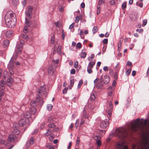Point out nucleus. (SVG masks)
<instances>
[{
	"label": "nucleus",
	"instance_id": "1",
	"mask_svg": "<svg viewBox=\"0 0 149 149\" xmlns=\"http://www.w3.org/2000/svg\"><path fill=\"white\" fill-rule=\"evenodd\" d=\"M141 131L143 135L141 141L136 145L132 146V149H149V121L143 119H137L127 130L120 128L116 130L115 133L120 138L123 139L131 135L133 132Z\"/></svg>",
	"mask_w": 149,
	"mask_h": 149
},
{
	"label": "nucleus",
	"instance_id": "2",
	"mask_svg": "<svg viewBox=\"0 0 149 149\" xmlns=\"http://www.w3.org/2000/svg\"><path fill=\"white\" fill-rule=\"evenodd\" d=\"M16 19L15 14L12 12H8L6 13L5 17V22L8 27H13L15 25Z\"/></svg>",
	"mask_w": 149,
	"mask_h": 149
},
{
	"label": "nucleus",
	"instance_id": "3",
	"mask_svg": "<svg viewBox=\"0 0 149 149\" xmlns=\"http://www.w3.org/2000/svg\"><path fill=\"white\" fill-rule=\"evenodd\" d=\"M43 103V101L42 98V97L40 98L39 97H38V100L37 99L36 97V100H32L31 102V104L33 108L31 109V113L33 114H35L36 112V109L35 107L38 105V104H39L41 106Z\"/></svg>",
	"mask_w": 149,
	"mask_h": 149
},
{
	"label": "nucleus",
	"instance_id": "4",
	"mask_svg": "<svg viewBox=\"0 0 149 149\" xmlns=\"http://www.w3.org/2000/svg\"><path fill=\"white\" fill-rule=\"evenodd\" d=\"M45 86L43 85L42 86H40V88L38 91V93L37 94L38 95L37 97V99L38 100V97H39L40 98L42 96V92L43 94L45 96H47V94Z\"/></svg>",
	"mask_w": 149,
	"mask_h": 149
},
{
	"label": "nucleus",
	"instance_id": "5",
	"mask_svg": "<svg viewBox=\"0 0 149 149\" xmlns=\"http://www.w3.org/2000/svg\"><path fill=\"white\" fill-rule=\"evenodd\" d=\"M6 83L5 81H1L0 84V102H1L2 97L4 94V91L3 90L4 84Z\"/></svg>",
	"mask_w": 149,
	"mask_h": 149
},
{
	"label": "nucleus",
	"instance_id": "6",
	"mask_svg": "<svg viewBox=\"0 0 149 149\" xmlns=\"http://www.w3.org/2000/svg\"><path fill=\"white\" fill-rule=\"evenodd\" d=\"M13 58L12 57L8 66V68L11 75L13 74L14 73L13 69L14 68V62L12 61V59Z\"/></svg>",
	"mask_w": 149,
	"mask_h": 149
},
{
	"label": "nucleus",
	"instance_id": "7",
	"mask_svg": "<svg viewBox=\"0 0 149 149\" xmlns=\"http://www.w3.org/2000/svg\"><path fill=\"white\" fill-rule=\"evenodd\" d=\"M33 10V8L31 6H29L28 7V10L26 12V14L27 17L31 19L32 17V11Z\"/></svg>",
	"mask_w": 149,
	"mask_h": 149
},
{
	"label": "nucleus",
	"instance_id": "8",
	"mask_svg": "<svg viewBox=\"0 0 149 149\" xmlns=\"http://www.w3.org/2000/svg\"><path fill=\"white\" fill-rule=\"evenodd\" d=\"M29 122V119H28L22 118L21 119L19 122V124L21 126H24Z\"/></svg>",
	"mask_w": 149,
	"mask_h": 149
},
{
	"label": "nucleus",
	"instance_id": "9",
	"mask_svg": "<svg viewBox=\"0 0 149 149\" xmlns=\"http://www.w3.org/2000/svg\"><path fill=\"white\" fill-rule=\"evenodd\" d=\"M124 145V143L123 141L118 142L116 143V148L117 149H123Z\"/></svg>",
	"mask_w": 149,
	"mask_h": 149
},
{
	"label": "nucleus",
	"instance_id": "10",
	"mask_svg": "<svg viewBox=\"0 0 149 149\" xmlns=\"http://www.w3.org/2000/svg\"><path fill=\"white\" fill-rule=\"evenodd\" d=\"M35 142V140L34 138L32 137H31L29 141H28L26 142V147L27 148H29L31 145H33L34 143Z\"/></svg>",
	"mask_w": 149,
	"mask_h": 149
},
{
	"label": "nucleus",
	"instance_id": "11",
	"mask_svg": "<svg viewBox=\"0 0 149 149\" xmlns=\"http://www.w3.org/2000/svg\"><path fill=\"white\" fill-rule=\"evenodd\" d=\"M107 121L103 120L101 122L100 124V126L101 128L105 129L106 128L108 125L109 123Z\"/></svg>",
	"mask_w": 149,
	"mask_h": 149
},
{
	"label": "nucleus",
	"instance_id": "12",
	"mask_svg": "<svg viewBox=\"0 0 149 149\" xmlns=\"http://www.w3.org/2000/svg\"><path fill=\"white\" fill-rule=\"evenodd\" d=\"M55 71V68L53 67V66H51L49 67L48 70V72L49 75L51 76L52 75Z\"/></svg>",
	"mask_w": 149,
	"mask_h": 149
},
{
	"label": "nucleus",
	"instance_id": "13",
	"mask_svg": "<svg viewBox=\"0 0 149 149\" xmlns=\"http://www.w3.org/2000/svg\"><path fill=\"white\" fill-rule=\"evenodd\" d=\"M110 81V78L109 76L105 75L103 79V81L104 84H108Z\"/></svg>",
	"mask_w": 149,
	"mask_h": 149
},
{
	"label": "nucleus",
	"instance_id": "14",
	"mask_svg": "<svg viewBox=\"0 0 149 149\" xmlns=\"http://www.w3.org/2000/svg\"><path fill=\"white\" fill-rule=\"evenodd\" d=\"M16 136L13 135H9V137L8 139V141L12 142L13 141L16 139Z\"/></svg>",
	"mask_w": 149,
	"mask_h": 149
},
{
	"label": "nucleus",
	"instance_id": "15",
	"mask_svg": "<svg viewBox=\"0 0 149 149\" xmlns=\"http://www.w3.org/2000/svg\"><path fill=\"white\" fill-rule=\"evenodd\" d=\"M30 112L31 113V110H30ZM31 114L33 115L31 113H30L29 112H26L24 115V117L25 118H24L28 119L29 118L31 117Z\"/></svg>",
	"mask_w": 149,
	"mask_h": 149
},
{
	"label": "nucleus",
	"instance_id": "16",
	"mask_svg": "<svg viewBox=\"0 0 149 149\" xmlns=\"http://www.w3.org/2000/svg\"><path fill=\"white\" fill-rule=\"evenodd\" d=\"M13 82V80L12 77H10L7 80V84L9 86H10L12 84V83Z\"/></svg>",
	"mask_w": 149,
	"mask_h": 149
},
{
	"label": "nucleus",
	"instance_id": "17",
	"mask_svg": "<svg viewBox=\"0 0 149 149\" xmlns=\"http://www.w3.org/2000/svg\"><path fill=\"white\" fill-rule=\"evenodd\" d=\"M13 31L9 30L7 31L6 33V36L7 37L9 38L13 36Z\"/></svg>",
	"mask_w": 149,
	"mask_h": 149
},
{
	"label": "nucleus",
	"instance_id": "18",
	"mask_svg": "<svg viewBox=\"0 0 149 149\" xmlns=\"http://www.w3.org/2000/svg\"><path fill=\"white\" fill-rule=\"evenodd\" d=\"M17 123H15L13 124V127L15 129V131L16 132V134H18L19 133V131L18 130H17Z\"/></svg>",
	"mask_w": 149,
	"mask_h": 149
},
{
	"label": "nucleus",
	"instance_id": "19",
	"mask_svg": "<svg viewBox=\"0 0 149 149\" xmlns=\"http://www.w3.org/2000/svg\"><path fill=\"white\" fill-rule=\"evenodd\" d=\"M31 22L29 20L27 19L26 17L25 18V26L28 27L29 26L31 25Z\"/></svg>",
	"mask_w": 149,
	"mask_h": 149
},
{
	"label": "nucleus",
	"instance_id": "20",
	"mask_svg": "<svg viewBox=\"0 0 149 149\" xmlns=\"http://www.w3.org/2000/svg\"><path fill=\"white\" fill-rule=\"evenodd\" d=\"M84 50H82L81 52L80 57L81 58H84L86 56V53L83 52Z\"/></svg>",
	"mask_w": 149,
	"mask_h": 149
},
{
	"label": "nucleus",
	"instance_id": "21",
	"mask_svg": "<svg viewBox=\"0 0 149 149\" xmlns=\"http://www.w3.org/2000/svg\"><path fill=\"white\" fill-rule=\"evenodd\" d=\"M95 99V96L93 93L91 94L89 100L91 102L93 101Z\"/></svg>",
	"mask_w": 149,
	"mask_h": 149
},
{
	"label": "nucleus",
	"instance_id": "22",
	"mask_svg": "<svg viewBox=\"0 0 149 149\" xmlns=\"http://www.w3.org/2000/svg\"><path fill=\"white\" fill-rule=\"evenodd\" d=\"M95 64V62H90L88 64L87 68L92 69Z\"/></svg>",
	"mask_w": 149,
	"mask_h": 149
},
{
	"label": "nucleus",
	"instance_id": "23",
	"mask_svg": "<svg viewBox=\"0 0 149 149\" xmlns=\"http://www.w3.org/2000/svg\"><path fill=\"white\" fill-rule=\"evenodd\" d=\"M102 86L103 84L102 82H100V81H99V82L96 85V87L98 89L101 88L102 87Z\"/></svg>",
	"mask_w": 149,
	"mask_h": 149
},
{
	"label": "nucleus",
	"instance_id": "24",
	"mask_svg": "<svg viewBox=\"0 0 149 149\" xmlns=\"http://www.w3.org/2000/svg\"><path fill=\"white\" fill-rule=\"evenodd\" d=\"M9 43V40H4L3 42V45L4 47H7L8 46Z\"/></svg>",
	"mask_w": 149,
	"mask_h": 149
},
{
	"label": "nucleus",
	"instance_id": "25",
	"mask_svg": "<svg viewBox=\"0 0 149 149\" xmlns=\"http://www.w3.org/2000/svg\"><path fill=\"white\" fill-rule=\"evenodd\" d=\"M52 133V131L50 129H48L46 131V133L45 134V136H48L49 135Z\"/></svg>",
	"mask_w": 149,
	"mask_h": 149
},
{
	"label": "nucleus",
	"instance_id": "26",
	"mask_svg": "<svg viewBox=\"0 0 149 149\" xmlns=\"http://www.w3.org/2000/svg\"><path fill=\"white\" fill-rule=\"evenodd\" d=\"M61 46L59 45L57 48V52L58 54H60L61 53Z\"/></svg>",
	"mask_w": 149,
	"mask_h": 149
},
{
	"label": "nucleus",
	"instance_id": "27",
	"mask_svg": "<svg viewBox=\"0 0 149 149\" xmlns=\"http://www.w3.org/2000/svg\"><path fill=\"white\" fill-rule=\"evenodd\" d=\"M83 117L84 118H88V116L86 112L84 110V111L83 112Z\"/></svg>",
	"mask_w": 149,
	"mask_h": 149
},
{
	"label": "nucleus",
	"instance_id": "28",
	"mask_svg": "<svg viewBox=\"0 0 149 149\" xmlns=\"http://www.w3.org/2000/svg\"><path fill=\"white\" fill-rule=\"evenodd\" d=\"M100 6L99 5H97V14L98 15L100 12Z\"/></svg>",
	"mask_w": 149,
	"mask_h": 149
},
{
	"label": "nucleus",
	"instance_id": "29",
	"mask_svg": "<svg viewBox=\"0 0 149 149\" xmlns=\"http://www.w3.org/2000/svg\"><path fill=\"white\" fill-rule=\"evenodd\" d=\"M53 117L52 116L49 117L48 118L47 122L51 123L53 121Z\"/></svg>",
	"mask_w": 149,
	"mask_h": 149
},
{
	"label": "nucleus",
	"instance_id": "30",
	"mask_svg": "<svg viewBox=\"0 0 149 149\" xmlns=\"http://www.w3.org/2000/svg\"><path fill=\"white\" fill-rule=\"evenodd\" d=\"M98 31V28L97 26H94L92 30V31L93 32V33L94 34H95V33H96Z\"/></svg>",
	"mask_w": 149,
	"mask_h": 149
},
{
	"label": "nucleus",
	"instance_id": "31",
	"mask_svg": "<svg viewBox=\"0 0 149 149\" xmlns=\"http://www.w3.org/2000/svg\"><path fill=\"white\" fill-rule=\"evenodd\" d=\"M22 38L26 40H27L29 39V37L26 34H23L22 36Z\"/></svg>",
	"mask_w": 149,
	"mask_h": 149
},
{
	"label": "nucleus",
	"instance_id": "32",
	"mask_svg": "<svg viewBox=\"0 0 149 149\" xmlns=\"http://www.w3.org/2000/svg\"><path fill=\"white\" fill-rule=\"evenodd\" d=\"M136 4L137 6H139V7H140L141 8L143 6V4L141 1V2H139V1H137L136 3Z\"/></svg>",
	"mask_w": 149,
	"mask_h": 149
},
{
	"label": "nucleus",
	"instance_id": "33",
	"mask_svg": "<svg viewBox=\"0 0 149 149\" xmlns=\"http://www.w3.org/2000/svg\"><path fill=\"white\" fill-rule=\"evenodd\" d=\"M48 126L49 128H52L55 127V125L54 123H52L49 124L48 125Z\"/></svg>",
	"mask_w": 149,
	"mask_h": 149
},
{
	"label": "nucleus",
	"instance_id": "34",
	"mask_svg": "<svg viewBox=\"0 0 149 149\" xmlns=\"http://www.w3.org/2000/svg\"><path fill=\"white\" fill-rule=\"evenodd\" d=\"M17 51L18 54H20L21 52L20 46L19 45L17 46Z\"/></svg>",
	"mask_w": 149,
	"mask_h": 149
},
{
	"label": "nucleus",
	"instance_id": "35",
	"mask_svg": "<svg viewBox=\"0 0 149 149\" xmlns=\"http://www.w3.org/2000/svg\"><path fill=\"white\" fill-rule=\"evenodd\" d=\"M52 109V105L51 104L47 105V109L49 111H51Z\"/></svg>",
	"mask_w": 149,
	"mask_h": 149
},
{
	"label": "nucleus",
	"instance_id": "36",
	"mask_svg": "<svg viewBox=\"0 0 149 149\" xmlns=\"http://www.w3.org/2000/svg\"><path fill=\"white\" fill-rule=\"evenodd\" d=\"M19 2V0H12L13 4L15 5H16L18 4Z\"/></svg>",
	"mask_w": 149,
	"mask_h": 149
},
{
	"label": "nucleus",
	"instance_id": "37",
	"mask_svg": "<svg viewBox=\"0 0 149 149\" xmlns=\"http://www.w3.org/2000/svg\"><path fill=\"white\" fill-rule=\"evenodd\" d=\"M127 2H124L122 5V9H125L126 7Z\"/></svg>",
	"mask_w": 149,
	"mask_h": 149
},
{
	"label": "nucleus",
	"instance_id": "38",
	"mask_svg": "<svg viewBox=\"0 0 149 149\" xmlns=\"http://www.w3.org/2000/svg\"><path fill=\"white\" fill-rule=\"evenodd\" d=\"M109 74L111 76H113V71L112 69L109 70Z\"/></svg>",
	"mask_w": 149,
	"mask_h": 149
},
{
	"label": "nucleus",
	"instance_id": "39",
	"mask_svg": "<svg viewBox=\"0 0 149 149\" xmlns=\"http://www.w3.org/2000/svg\"><path fill=\"white\" fill-rule=\"evenodd\" d=\"M83 83V81L82 80H80L79 81L78 85V88H79L80 87L81 85H82Z\"/></svg>",
	"mask_w": 149,
	"mask_h": 149
},
{
	"label": "nucleus",
	"instance_id": "40",
	"mask_svg": "<svg viewBox=\"0 0 149 149\" xmlns=\"http://www.w3.org/2000/svg\"><path fill=\"white\" fill-rule=\"evenodd\" d=\"M118 65H119V63H117V65H116V66L115 67V70H116V72H118L120 68H119L118 67Z\"/></svg>",
	"mask_w": 149,
	"mask_h": 149
},
{
	"label": "nucleus",
	"instance_id": "41",
	"mask_svg": "<svg viewBox=\"0 0 149 149\" xmlns=\"http://www.w3.org/2000/svg\"><path fill=\"white\" fill-rule=\"evenodd\" d=\"M27 26H25L24 29L23 30V32L24 33H27L28 32V28L27 27Z\"/></svg>",
	"mask_w": 149,
	"mask_h": 149
},
{
	"label": "nucleus",
	"instance_id": "42",
	"mask_svg": "<svg viewBox=\"0 0 149 149\" xmlns=\"http://www.w3.org/2000/svg\"><path fill=\"white\" fill-rule=\"evenodd\" d=\"M51 43L52 44H53L54 43V36L53 35L52 36L51 39Z\"/></svg>",
	"mask_w": 149,
	"mask_h": 149
},
{
	"label": "nucleus",
	"instance_id": "43",
	"mask_svg": "<svg viewBox=\"0 0 149 149\" xmlns=\"http://www.w3.org/2000/svg\"><path fill=\"white\" fill-rule=\"evenodd\" d=\"M80 143V139L79 137H77L76 140V145L77 146H79Z\"/></svg>",
	"mask_w": 149,
	"mask_h": 149
},
{
	"label": "nucleus",
	"instance_id": "44",
	"mask_svg": "<svg viewBox=\"0 0 149 149\" xmlns=\"http://www.w3.org/2000/svg\"><path fill=\"white\" fill-rule=\"evenodd\" d=\"M8 72L6 71H4L3 72V79H5L7 75Z\"/></svg>",
	"mask_w": 149,
	"mask_h": 149
},
{
	"label": "nucleus",
	"instance_id": "45",
	"mask_svg": "<svg viewBox=\"0 0 149 149\" xmlns=\"http://www.w3.org/2000/svg\"><path fill=\"white\" fill-rule=\"evenodd\" d=\"M104 3V0H99L98 4L97 5H99V6H100L103 3Z\"/></svg>",
	"mask_w": 149,
	"mask_h": 149
},
{
	"label": "nucleus",
	"instance_id": "46",
	"mask_svg": "<svg viewBox=\"0 0 149 149\" xmlns=\"http://www.w3.org/2000/svg\"><path fill=\"white\" fill-rule=\"evenodd\" d=\"M115 0H111L110 1V3L111 5H114L116 3Z\"/></svg>",
	"mask_w": 149,
	"mask_h": 149
},
{
	"label": "nucleus",
	"instance_id": "47",
	"mask_svg": "<svg viewBox=\"0 0 149 149\" xmlns=\"http://www.w3.org/2000/svg\"><path fill=\"white\" fill-rule=\"evenodd\" d=\"M118 72H116L115 74L114 75V77L115 79L116 80H117L118 78Z\"/></svg>",
	"mask_w": 149,
	"mask_h": 149
},
{
	"label": "nucleus",
	"instance_id": "48",
	"mask_svg": "<svg viewBox=\"0 0 149 149\" xmlns=\"http://www.w3.org/2000/svg\"><path fill=\"white\" fill-rule=\"evenodd\" d=\"M147 20L146 19H145L143 20V24H142V26H145L147 23Z\"/></svg>",
	"mask_w": 149,
	"mask_h": 149
},
{
	"label": "nucleus",
	"instance_id": "49",
	"mask_svg": "<svg viewBox=\"0 0 149 149\" xmlns=\"http://www.w3.org/2000/svg\"><path fill=\"white\" fill-rule=\"evenodd\" d=\"M131 71V69H130L128 70H127L126 71V74L127 76H128L129 75Z\"/></svg>",
	"mask_w": 149,
	"mask_h": 149
},
{
	"label": "nucleus",
	"instance_id": "50",
	"mask_svg": "<svg viewBox=\"0 0 149 149\" xmlns=\"http://www.w3.org/2000/svg\"><path fill=\"white\" fill-rule=\"evenodd\" d=\"M96 143L98 146H100L101 145V142L100 139L97 140L96 141Z\"/></svg>",
	"mask_w": 149,
	"mask_h": 149
},
{
	"label": "nucleus",
	"instance_id": "51",
	"mask_svg": "<svg viewBox=\"0 0 149 149\" xmlns=\"http://www.w3.org/2000/svg\"><path fill=\"white\" fill-rule=\"evenodd\" d=\"M83 31L82 30H81L79 33V35H80L81 37V38L84 39V37L82 36V35H83Z\"/></svg>",
	"mask_w": 149,
	"mask_h": 149
},
{
	"label": "nucleus",
	"instance_id": "52",
	"mask_svg": "<svg viewBox=\"0 0 149 149\" xmlns=\"http://www.w3.org/2000/svg\"><path fill=\"white\" fill-rule=\"evenodd\" d=\"M54 138V136H53L52 135L49 136V139L50 141H51L53 140Z\"/></svg>",
	"mask_w": 149,
	"mask_h": 149
},
{
	"label": "nucleus",
	"instance_id": "53",
	"mask_svg": "<svg viewBox=\"0 0 149 149\" xmlns=\"http://www.w3.org/2000/svg\"><path fill=\"white\" fill-rule=\"evenodd\" d=\"M78 66V62L77 61H76L74 63V67L75 68H77V67Z\"/></svg>",
	"mask_w": 149,
	"mask_h": 149
},
{
	"label": "nucleus",
	"instance_id": "54",
	"mask_svg": "<svg viewBox=\"0 0 149 149\" xmlns=\"http://www.w3.org/2000/svg\"><path fill=\"white\" fill-rule=\"evenodd\" d=\"M79 119H77L76 120L75 124V126L76 127V128H77V127L79 125Z\"/></svg>",
	"mask_w": 149,
	"mask_h": 149
},
{
	"label": "nucleus",
	"instance_id": "55",
	"mask_svg": "<svg viewBox=\"0 0 149 149\" xmlns=\"http://www.w3.org/2000/svg\"><path fill=\"white\" fill-rule=\"evenodd\" d=\"M81 44L80 42H79L77 43L76 45V47L80 49L81 47Z\"/></svg>",
	"mask_w": 149,
	"mask_h": 149
},
{
	"label": "nucleus",
	"instance_id": "56",
	"mask_svg": "<svg viewBox=\"0 0 149 149\" xmlns=\"http://www.w3.org/2000/svg\"><path fill=\"white\" fill-rule=\"evenodd\" d=\"M87 71L88 73H89V74H90L92 72V68H87Z\"/></svg>",
	"mask_w": 149,
	"mask_h": 149
},
{
	"label": "nucleus",
	"instance_id": "57",
	"mask_svg": "<svg viewBox=\"0 0 149 149\" xmlns=\"http://www.w3.org/2000/svg\"><path fill=\"white\" fill-rule=\"evenodd\" d=\"M74 80L72 79L70 80V85L71 87L74 84Z\"/></svg>",
	"mask_w": 149,
	"mask_h": 149
},
{
	"label": "nucleus",
	"instance_id": "58",
	"mask_svg": "<svg viewBox=\"0 0 149 149\" xmlns=\"http://www.w3.org/2000/svg\"><path fill=\"white\" fill-rule=\"evenodd\" d=\"M108 41V39L107 38L104 39L103 40V42L104 44H106L107 43Z\"/></svg>",
	"mask_w": 149,
	"mask_h": 149
},
{
	"label": "nucleus",
	"instance_id": "59",
	"mask_svg": "<svg viewBox=\"0 0 149 149\" xmlns=\"http://www.w3.org/2000/svg\"><path fill=\"white\" fill-rule=\"evenodd\" d=\"M75 73V70L74 69H72L71 70L70 74H74Z\"/></svg>",
	"mask_w": 149,
	"mask_h": 149
},
{
	"label": "nucleus",
	"instance_id": "60",
	"mask_svg": "<svg viewBox=\"0 0 149 149\" xmlns=\"http://www.w3.org/2000/svg\"><path fill=\"white\" fill-rule=\"evenodd\" d=\"M22 3L24 7L26 4V0H24L22 2Z\"/></svg>",
	"mask_w": 149,
	"mask_h": 149
},
{
	"label": "nucleus",
	"instance_id": "61",
	"mask_svg": "<svg viewBox=\"0 0 149 149\" xmlns=\"http://www.w3.org/2000/svg\"><path fill=\"white\" fill-rule=\"evenodd\" d=\"M94 139L95 140L97 141V140L100 139V137L98 136H96L94 137Z\"/></svg>",
	"mask_w": 149,
	"mask_h": 149
},
{
	"label": "nucleus",
	"instance_id": "62",
	"mask_svg": "<svg viewBox=\"0 0 149 149\" xmlns=\"http://www.w3.org/2000/svg\"><path fill=\"white\" fill-rule=\"evenodd\" d=\"M99 78H96V79L94 81V83L95 85H96L97 84V82L99 80Z\"/></svg>",
	"mask_w": 149,
	"mask_h": 149
},
{
	"label": "nucleus",
	"instance_id": "63",
	"mask_svg": "<svg viewBox=\"0 0 149 149\" xmlns=\"http://www.w3.org/2000/svg\"><path fill=\"white\" fill-rule=\"evenodd\" d=\"M5 140L0 139V144H4L5 143Z\"/></svg>",
	"mask_w": 149,
	"mask_h": 149
},
{
	"label": "nucleus",
	"instance_id": "64",
	"mask_svg": "<svg viewBox=\"0 0 149 149\" xmlns=\"http://www.w3.org/2000/svg\"><path fill=\"white\" fill-rule=\"evenodd\" d=\"M74 26V23H73L72 24H71L69 27V29H72L73 28Z\"/></svg>",
	"mask_w": 149,
	"mask_h": 149
}]
</instances>
